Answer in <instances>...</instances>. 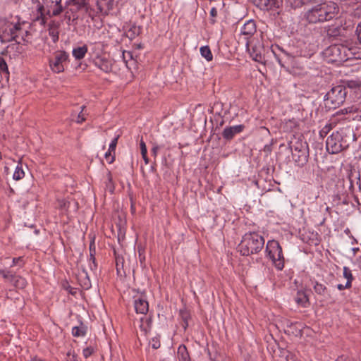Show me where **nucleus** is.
I'll return each instance as SVG.
<instances>
[{"mask_svg":"<svg viewBox=\"0 0 361 361\" xmlns=\"http://www.w3.org/2000/svg\"><path fill=\"white\" fill-rule=\"evenodd\" d=\"M25 21H22L18 16L0 18V42L8 43L15 41L20 44L25 41L29 32L23 27Z\"/></svg>","mask_w":361,"mask_h":361,"instance_id":"f257e3e1","label":"nucleus"},{"mask_svg":"<svg viewBox=\"0 0 361 361\" xmlns=\"http://www.w3.org/2000/svg\"><path fill=\"white\" fill-rule=\"evenodd\" d=\"M338 12V7L333 2L322 3L313 6L305 14L310 23H323L333 19Z\"/></svg>","mask_w":361,"mask_h":361,"instance_id":"f03ea898","label":"nucleus"},{"mask_svg":"<svg viewBox=\"0 0 361 361\" xmlns=\"http://www.w3.org/2000/svg\"><path fill=\"white\" fill-rule=\"evenodd\" d=\"M264 245V238L255 232L245 233L238 246V251L243 256L259 252Z\"/></svg>","mask_w":361,"mask_h":361,"instance_id":"7ed1b4c3","label":"nucleus"},{"mask_svg":"<svg viewBox=\"0 0 361 361\" xmlns=\"http://www.w3.org/2000/svg\"><path fill=\"white\" fill-rule=\"evenodd\" d=\"M288 148L292 151V156L298 166H303L308 160L309 147L306 141L303 140L302 135H293L288 142Z\"/></svg>","mask_w":361,"mask_h":361,"instance_id":"20e7f679","label":"nucleus"},{"mask_svg":"<svg viewBox=\"0 0 361 361\" xmlns=\"http://www.w3.org/2000/svg\"><path fill=\"white\" fill-rule=\"evenodd\" d=\"M267 257L272 261L275 268L281 271L284 268L285 259L279 243L275 240H268L266 245Z\"/></svg>","mask_w":361,"mask_h":361,"instance_id":"39448f33","label":"nucleus"},{"mask_svg":"<svg viewBox=\"0 0 361 361\" xmlns=\"http://www.w3.org/2000/svg\"><path fill=\"white\" fill-rule=\"evenodd\" d=\"M348 88L342 85L333 87L325 96L326 106L329 109H336L345 100Z\"/></svg>","mask_w":361,"mask_h":361,"instance_id":"423d86ee","label":"nucleus"},{"mask_svg":"<svg viewBox=\"0 0 361 361\" xmlns=\"http://www.w3.org/2000/svg\"><path fill=\"white\" fill-rule=\"evenodd\" d=\"M343 130L334 132L326 141V150L331 154H337L348 147V143L343 135Z\"/></svg>","mask_w":361,"mask_h":361,"instance_id":"0eeeda50","label":"nucleus"},{"mask_svg":"<svg viewBox=\"0 0 361 361\" xmlns=\"http://www.w3.org/2000/svg\"><path fill=\"white\" fill-rule=\"evenodd\" d=\"M348 53L347 45L343 44L331 45L324 51V54L329 63H336L346 61L345 56L348 55Z\"/></svg>","mask_w":361,"mask_h":361,"instance_id":"6e6552de","label":"nucleus"},{"mask_svg":"<svg viewBox=\"0 0 361 361\" xmlns=\"http://www.w3.org/2000/svg\"><path fill=\"white\" fill-rule=\"evenodd\" d=\"M49 62V67L54 73H63L69 62V54L63 50L56 51Z\"/></svg>","mask_w":361,"mask_h":361,"instance_id":"1a4fd4ad","label":"nucleus"},{"mask_svg":"<svg viewBox=\"0 0 361 361\" xmlns=\"http://www.w3.org/2000/svg\"><path fill=\"white\" fill-rule=\"evenodd\" d=\"M46 11V17L49 18L58 16L63 11L61 4L62 0H42Z\"/></svg>","mask_w":361,"mask_h":361,"instance_id":"9d476101","label":"nucleus"},{"mask_svg":"<svg viewBox=\"0 0 361 361\" xmlns=\"http://www.w3.org/2000/svg\"><path fill=\"white\" fill-rule=\"evenodd\" d=\"M94 65L106 73H111L113 68L112 60L102 56H97L93 61Z\"/></svg>","mask_w":361,"mask_h":361,"instance_id":"9b49d317","label":"nucleus"},{"mask_svg":"<svg viewBox=\"0 0 361 361\" xmlns=\"http://www.w3.org/2000/svg\"><path fill=\"white\" fill-rule=\"evenodd\" d=\"M257 27L254 20H247L243 26L241 27L240 34L245 36V39H247L246 46L249 47L250 41L248 39L256 32Z\"/></svg>","mask_w":361,"mask_h":361,"instance_id":"f8f14e48","label":"nucleus"},{"mask_svg":"<svg viewBox=\"0 0 361 361\" xmlns=\"http://www.w3.org/2000/svg\"><path fill=\"white\" fill-rule=\"evenodd\" d=\"M134 307L137 314H146L149 310V303L144 295L134 297Z\"/></svg>","mask_w":361,"mask_h":361,"instance_id":"ddd939ff","label":"nucleus"},{"mask_svg":"<svg viewBox=\"0 0 361 361\" xmlns=\"http://www.w3.org/2000/svg\"><path fill=\"white\" fill-rule=\"evenodd\" d=\"M245 129V126L243 124L226 127L222 132V137L224 140L230 141L233 137L242 133Z\"/></svg>","mask_w":361,"mask_h":361,"instance_id":"4468645a","label":"nucleus"},{"mask_svg":"<svg viewBox=\"0 0 361 361\" xmlns=\"http://www.w3.org/2000/svg\"><path fill=\"white\" fill-rule=\"evenodd\" d=\"M33 4H37L36 7V16L35 21L39 22L41 25H44L47 22V17H46V11L44 3H41L39 0H32Z\"/></svg>","mask_w":361,"mask_h":361,"instance_id":"2eb2a0df","label":"nucleus"},{"mask_svg":"<svg viewBox=\"0 0 361 361\" xmlns=\"http://www.w3.org/2000/svg\"><path fill=\"white\" fill-rule=\"evenodd\" d=\"M257 7L262 10H272L278 8L281 4V0H253Z\"/></svg>","mask_w":361,"mask_h":361,"instance_id":"dca6fc26","label":"nucleus"},{"mask_svg":"<svg viewBox=\"0 0 361 361\" xmlns=\"http://www.w3.org/2000/svg\"><path fill=\"white\" fill-rule=\"evenodd\" d=\"M252 42L250 43L251 45L250 56L253 60L257 62H262L264 60V47L262 43L257 42V44H252Z\"/></svg>","mask_w":361,"mask_h":361,"instance_id":"f3484780","label":"nucleus"},{"mask_svg":"<svg viewBox=\"0 0 361 361\" xmlns=\"http://www.w3.org/2000/svg\"><path fill=\"white\" fill-rule=\"evenodd\" d=\"M69 4L75 7V11L88 12L90 8L89 0H69Z\"/></svg>","mask_w":361,"mask_h":361,"instance_id":"a211bd4d","label":"nucleus"},{"mask_svg":"<svg viewBox=\"0 0 361 361\" xmlns=\"http://www.w3.org/2000/svg\"><path fill=\"white\" fill-rule=\"evenodd\" d=\"M357 114L356 118L361 121V109L357 105H352L350 106H348L340 111L336 112L337 115L341 114Z\"/></svg>","mask_w":361,"mask_h":361,"instance_id":"6ab92c4d","label":"nucleus"},{"mask_svg":"<svg viewBox=\"0 0 361 361\" xmlns=\"http://www.w3.org/2000/svg\"><path fill=\"white\" fill-rule=\"evenodd\" d=\"M347 49L348 50V55L345 56L346 61L361 58V51L357 47L354 45L347 46Z\"/></svg>","mask_w":361,"mask_h":361,"instance_id":"aec40b11","label":"nucleus"},{"mask_svg":"<svg viewBox=\"0 0 361 361\" xmlns=\"http://www.w3.org/2000/svg\"><path fill=\"white\" fill-rule=\"evenodd\" d=\"M312 284L313 286V289L314 292L321 296H325L328 294V288L326 286L321 283H319L317 281H312Z\"/></svg>","mask_w":361,"mask_h":361,"instance_id":"412c9836","label":"nucleus"},{"mask_svg":"<svg viewBox=\"0 0 361 361\" xmlns=\"http://www.w3.org/2000/svg\"><path fill=\"white\" fill-rule=\"evenodd\" d=\"M177 355L179 361H191L189 353L185 345H179Z\"/></svg>","mask_w":361,"mask_h":361,"instance_id":"4be33fe9","label":"nucleus"},{"mask_svg":"<svg viewBox=\"0 0 361 361\" xmlns=\"http://www.w3.org/2000/svg\"><path fill=\"white\" fill-rule=\"evenodd\" d=\"M95 247L94 243H92L90 245V259H89V266L92 271H94L97 268V264L96 262L95 259Z\"/></svg>","mask_w":361,"mask_h":361,"instance_id":"5701e85b","label":"nucleus"},{"mask_svg":"<svg viewBox=\"0 0 361 361\" xmlns=\"http://www.w3.org/2000/svg\"><path fill=\"white\" fill-rule=\"evenodd\" d=\"M87 52V47L86 45H84L82 47L74 48L73 49L72 54L73 56L75 58V59L80 60L85 57Z\"/></svg>","mask_w":361,"mask_h":361,"instance_id":"b1692460","label":"nucleus"},{"mask_svg":"<svg viewBox=\"0 0 361 361\" xmlns=\"http://www.w3.org/2000/svg\"><path fill=\"white\" fill-rule=\"evenodd\" d=\"M87 326L81 322L80 326L73 327L72 335L74 337H82L85 336Z\"/></svg>","mask_w":361,"mask_h":361,"instance_id":"393cba45","label":"nucleus"},{"mask_svg":"<svg viewBox=\"0 0 361 361\" xmlns=\"http://www.w3.org/2000/svg\"><path fill=\"white\" fill-rule=\"evenodd\" d=\"M343 30L340 26L331 25L329 26L326 31L328 37H336L341 35Z\"/></svg>","mask_w":361,"mask_h":361,"instance_id":"a878e982","label":"nucleus"},{"mask_svg":"<svg viewBox=\"0 0 361 361\" xmlns=\"http://www.w3.org/2000/svg\"><path fill=\"white\" fill-rule=\"evenodd\" d=\"M114 0H97V5L100 11L110 10L113 8Z\"/></svg>","mask_w":361,"mask_h":361,"instance_id":"bb28decb","label":"nucleus"},{"mask_svg":"<svg viewBox=\"0 0 361 361\" xmlns=\"http://www.w3.org/2000/svg\"><path fill=\"white\" fill-rule=\"evenodd\" d=\"M201 56L204 58L208 62L212 61L213 59V54L209 46H203L200 49Z\"/></svg>","mask_w":361,"mask_h":361,"instance_id":"cd10ccee","label":"nucleus"},{"mask_svg":"<svg viewBox=\"0 0 361 361\" xmlns=\"http://www.w3.org/2000/svg\"><path fill=\"white\" fill-rule=\"evenodd\" d=\"M343 271V276L347 280L345 283H347L348 286L352 287V281L354 280V277L350 269L348 267H344Z\"/></svg>","mask_w":361,"mask_h":361,"instance_id":"c85d7f7f","label":"nucleus"},{"mask_svg":"<svg viewBox=\"0 0 361 361\" xmlns=\"http://www.w3.org/2000/svg\"><path fill=\"white\" fill-rule=\"evenodd\" d=\"M25 176V172L23 169L22 164L19 163L16 167L15 171L13 175V178L16 180H21Z\"/></svg>","mask_w":361,"mask_h":361,"instance_id":"c756f323","label":"nucleus"},{"mask_svg":"<svg viewBox=\"0 0 361 361\" xmlns=\"http://www.w3.org/2000/svg\"><path fill=\"white\" fill-rule=\"evenodd\" d=\"M0 72L5 78H8L9 72L8 69V66L4 59L1 56H0Z\"/></svg>","mask_w":361,"mask_h":361,"instance_id":"7c9ffc66","label":"nucleus"},{"mask_svg":"<svg viewBox=\"0 0 361 361\" xmlns=\"http://www.w3.org/2000/svg\"><path fill=\"white\" fill-rule=\"evenodd\" d=\"M335 125L332 123H326L319 131L321 137H324L332 130Z\"/></svg>","mask_w":361,"mask_h":361,"instance_id":"2f4dec72","label":"nucleus"},{"mask_svg":"<svg viewBox=\"0 0 361 361\" xmlns=\"http://www.w3.org/2000/svg\"><path fill=\"white\" fill-rule=\"evenodd\" d=\"M298 126V122L296 119H290L286 122L284 128L286 130H293Z\"/></svg>","mask_w":361,"mask_h":361,"instance_id":"473e14b6","label":"nucleus"},{"mask_svg":"<svg viewBox=\"0 0 361 361\" xmlns=\"http://www.w3.org/2000/svg\"><path fill=\"white\" fill-rule=\"evenodd\" d=\"M308 299L307 296L302 293H298L295 298V302L303 307H305V304L307 302Z\"/></svg>","mask_w":361,"mask_h":361,"instance_id":"72a5a7b5","label":"nucleus"},{"mask_svg":"<svg viewBox=\"0 0 361 361\" xmlns=\"http://www.w3.org/2000/svg\"><path fill=\"white\" fill-rule=\"evenodd\" d=\"M59 31L56 27H54V26L51 25L49 27V35L52 39V41L54 42H56L59 40Z\"/></svg>","mask_w":361,"mask_h":361,"instance_id":"f704fd0d","label":"nucleus"},{"mask_svg":"<svg viewBox=\"0 0 361 361\" xmlns=\"http://www.w3.org/2000/svg\"><path fill=\"white\" fill-rule=\"evenodd\" d=\"M0 274L3 276L4 279L8 280L9 281H13L15 279V275L12 274L10 271L5 269H0Z\"/></svg>","mask_w":361,"mask_h":361,"instance_id":"c9c22d12","label":"nucleus"},{"mask_svg":"<svg viewBox=\"0 0 361 361\" xmlns=\"http://www.w3.org/2000/svg\"><path fill=\"white\" fill-rule=\"evenodd\" d=\"M107 182L106 183V188L110 190L111 192H113L114 190V185L113 183V178L111 172H108L107 175Z\"/></svg>","mask_w":361,"mask_h":361,"instance_id":"e433bc0d","label":"nucleus"},{"mask_svg":"<svg viewBox=\"0 0 361 361\" xmlns=\"http://www.w3.org/2000/svg\"><path fill=\"white\" fill-rule=\"evenodd\" d=\"M15 286L19 288H24L26 285V281L25 279L20 277V276H15L14 279Z\"/></svg>","mask_w":361,"mask_h":361,"instance_id":"4c0bfd02","label":"nucleus"},{"mask_svg":"<svg viewBox=\"0 0 361 361\" xmlns=\"http://www.w3.org/2000/svg\"><path fill=\"white\" fill-rule=\"evenodd\" d=\"M104 157L109 164H112L115 160V152L114 153V151H110L109 149L105 153Z\"/></svg>","mask_w":361,"mask_h":361,"instance_id":"58836bf2","label":"nucleus"},{"mask_svg":"<svg viewBox=\"0 0 361 361\" xmlns=\"http://www.w3.org/2000/svg\"><path fill=\"white\" fill-rule=\"evenodd\" d=\"M12 262L13 263H12L11 267L18 265L19 267H22L25 264L23 257H14L13 259Z\"/></svg>","mask_w":361,"mask_h":361,"instance_id":"ea45409f","label":"nucleus"},{"mask_svg":"<svg viewBox=\"0 0 361 361\" xmlns=\"http://www.w3.org/2000/svg\"><path fill=\"white\" fill-rule=\"evenodd\" d=\"M149 343L154 349H158L161 346L159 338L157 337L152 338Z\"/></svg>","mask_w":361,"mask_h":361,"instance_id":"a19ab883","label":"nucleus"},{"mask_svg":"<svg viewBox=\"0 0 361 361\" xmlns=\"http://www.w3.org/2000/svg\"><path fill=\"white\" fill-rule=\"evenodd\" d=\"M140 28L139 27L133 26L131 27L128 32L130 33V37H135L140 34Z\"/></svg>","mask_w":361,"mask_h":361,"instance_id":"79ce46f5","label":"nucleus"},{"mask_svg":"<svg viewBox=\"0 0 361 361\" xmlns=\"http://www.w3.org/2000/svg\"><path fill=\"white\" fill-rule=\"evenodd\" d=\"M80 108H81V111L78 114L77 120H76V122L78 123H81L86 120V118L82 113L83 110L85 109V106H82Z\"/></svg>","mask_w":361,"mask_h":361,"instance_id":"37998d69","label":"nucleus"},{"mask_svg":"<svg viewBox=\"0 0 361 361\" xmlns=\"http://www.w3.org/2000/svg\"><path fill=\"white\" fill-rule=\"evenodd\" d=\"M119 137L120 135H118L116 137L114 138V140L111 142L109 145V149H110V151H114V153L115 152Z\"/></svg>","mask_w":361,"mask_h":361,"instance_id":"c03bdc74","label":"nucleus"},{"mask_svg":"<svg viewBox=\"0 0 361 361\" xmlns=\"http://www.w3.org/2000/svg\"><path fill=\"white\" fill-rule=\"evenodd\" d=\"M66 356L67 361H79L77 355L74 352L68 351Z\"/></svg>","mask_w":361,"mask_h":361,"instance_id":"a18cd8bd","label":"nucleus"},{"mask_svg":"<svg viewBox=\"0 0 361 361\" xmlns=\"http://www.w3.org/2000/svg\"><path fill=\"white\" fill-rule=\"evenodd\" d=\"M323 0H295L294 2L295 6H300L304 4L305 2L313 1V2H319Z\"/></svg>","mask_w":361,"mask_h":361,"instance_id":"49530a36","label":"nucleus"},{"mask_svg":"<svg viewBox=\"0 0 361 361\" xmlns=\"http://www.w3.org/2000/svg\"><path fill=\"white\" fill-rule=\"evenodd\" d=\"M93 348L91 347H87L83 350L82 354L85 358L89 357L93 353Z\"/></svg>","mask_w":361,"mask_h":361,"instance_id":"de8ad7c7","label":"nucleus"},{"mask_svg":"<svg viewBox=\"0 0 361 361\" xmlns=\"http://www.w3.org/2000/svg\"><path fill=\"white\" fill-rule=\"evenodd\" d=\"M355 32L357 40L361 44V21L357 25Z\"/></svg>","mask_w":361,"mask_h":361,"instance_id":"09e8293b","label":"nucleus"},{"mask_svg":"<svg viewBox=\"0 0 361 361\" xmlns=\"http://www.w3.org/2000/svg\"><path fill=\"white\" fill-rule=\"evenodd\" d=\"M286 361H301V360H299L295 355L289 353L286 355Z\"/></svg>","mask_w":361,"mask_h":361,"instance_id":"8fccbe9b","label":"nucleus"},{"mask_svg":"<svg viewBox=\"0 0 361 361\" xmlns=\"http://www.w3.org/2000/svg\"><path fill=\"white\" fill-rule=\"evenodd\" d=\"M59 204L61 209H66L68 207L69 202L65 200H61L59 201Z\"/></svg>","mask_w":361,"mask_h":361,"instance_id":"3c124183","label":"nucleus"},{"mask_svg":"<svg viewBox=\"0 0 361 361\" xmlns=\"http://www.w3.org/2000/svg\"><path fill=\"white\" fill-rule=\"evenodd\" d=\"M272 141L271 143L265 145L263 148V151L267 154H269L272 151Z\"/></svg>","mask_w":361,"mask_h":361,"instance_id":"603ef678","label":"nucleus"},{"mask_svg":"<svg viewBox=\"0 0 361 361\" xmlns=\"http://www.w3.org/2000/svg\"><path fill=\"white\" fill-rule=\"evenodd\" d=\"M140 146L142 155H145V153H147L146 144L142 140L140 141Z\"/></svg>","mask_w":361,"mask_h":361,"instance_id":"864d4df0","label":"nucleus"},{"mask_svg":"<svg viewBox=\"0 0 361 361\" xmlns=\"http://www.w3.org/2000/svg\"><path fill=\"white\" fill-rule=\"evenodd\" d=\"M64 288L68 291V293L71 295H75L76 293V289L75 288L71 287L69 284L66 283L64 286Z\"/></svg>","mask_w":361,"mask_h":361,"instance_id":"5fc2aeb1","label":"nucleus"},{"mask_svg":"<svg viewBox=\"0 0 361 361\" xmlns=\"http://www.w3.org/2000/svg\"><path fill=\"white\" fill-rule=\"evenodd\" d=\"M159 149V147L158 145H154L151 150L152 155L156 157Z\"/></svg>","mask_w":361,"mask_h":361,"instance_id":"6e6d98bb","label":"nucleus"},{"mask_svg":"<svg viewBox=\"0 0 361 361\" xmlns=\"http://www.w3.org/2000/svg\"><path fill=\"white\" fill-rule=\"evenodd\" d=\"M350 288H351L350 286H347V283H345V285H343V284H341V283L337 285V288L339 290H343L344 289H349Z\"/></svg>","mask_w":361,"mask_h":361,"instance_id":"4d7b16f0","label":"nucleus"},{"mask_svg":"<svg viewBox=\"0 0 361 361\" xmlns=\"http://www.w3.org/2000/svg\"><path fill=\"white\" fill-rule=\"evenodd\" d=\"M217 9L214 7L212 8L210 10V15L212 17L215 18L217 16Z\"/></svg>","mask_w":361,"mask_h":361,"instance_id":"13d9d810","label":"nucleus"},{"mask_svg":"<svg viewBox=\"0 0 361 361\" xmlns=\"http://www.w3.org/2000/svg\"><path fill=\"white\" fill-rule=\"evenodd\" d=\"M126 55H128V57L130 59H132L133 58V56H132V53L130 51H124L123 53V59L126 60Z\"/></svg>","mask_w":361,"mask_h":361,"instance_id":"bf43d9fd","label":"nucleus"},{"mask_svg":"<svg viewBox=\"0 0 361 361\" xmlns=\"http://www.w3.org/2000/svg\"><path fill=\"white\" fill-rule=\"evenodd\" d=\"M147 154V153H145V155H142V159H144L145 164H149V158H148Z\"/></svg>","mask_w":361,"mask_h":361,"instance_id":"052dcab7","label":"nucleus"},{"mask_svg":"<svg viewBox=\"0 0 361 361\" xmlns=\"http://www.w3.org/2000/svg\"><path fill=\"white\" fill-rule=\"evenodd\" d=\"M30 361H44V359H42L37 356H35L30 359Z\"/></svg>","mask_w":361,"mask_h":361,"instance_id":"680f3d73","label":"nucleus"},{"mask_svg":"<svg viewBox=\"0 0 361 361\" xmlns=\"http://www.w3.org/2000/svg\"><path fill=\"white\" fill-rule=\"evenodd\" d=\"M357 184L358 185L359 190L361 191V179H360V175H358L357 177Z\"/></svg>","mask_w":361,"mask_h":361,"instance_id":"e2e57ef3","label":"nucleus"},{"mask_svg":"<svg viewBox=\"0 0 361 361\" xmlns=\"http://www.w3.org/2000/svg\"><path fill=\"white\" fill-rule=\"evenodd\" d=\"M3 75L2 73L0 72V89L4 87V84L2 82V80H3Z\"/></svg>","mask_w":361,"mask_h":361,"instance_id":"0e129e2a","label":"nucleus"},{"mask_svg":"<svg viewBox=\"0 0 361 361\" xmlns=\"http://www.w3.org/2000/svg\"><path fill=\"white\" fill-rule=\"evenodd\" d=\"M336 361H346L343 356L339 357Z\"/></svg>","mask_w":361,"mask_h":361,"instance_id":"69168bd1","label":"nucleus"},{"mask_svg":"<svg viewBox=\"0 0 361 361\" xmlns=\"http://www.w3.org/2000/svg\"><path fill=\"white\" fill-rule=\"evenodd\" d=\"M355 200L359 205H361V203L359 202L358 198L357 197H355Z\"/></svg>","mask_w":361,"mask_h":361,"instance_id":"338daca9","label":"nucleus"},{"mask_svg":"<svg viewBox=\"0 0 361 361\" xmlns=\"http://www.w3.org/2000/svg\"><path fill=\"white\" fill-rule=\"evenodd\" d=\"M351 188H353V185L352 181H350V189H351Z\"/></svg>","mask_w":361,"mask_h":361,"instance_id":"774afa93","label":"nucleus"}]
</instances>
